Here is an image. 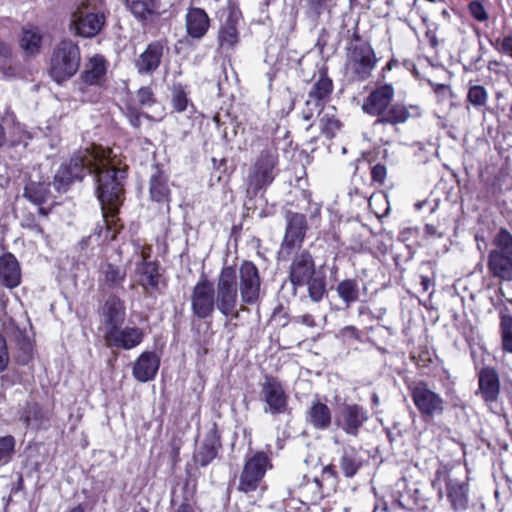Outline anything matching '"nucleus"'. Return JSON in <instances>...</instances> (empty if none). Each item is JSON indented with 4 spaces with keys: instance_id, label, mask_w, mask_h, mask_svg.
I'll return each mask as SVG.
<instances>
[{
    "instance_id": "nucleus-1",
    "label": "nucleus",
    "mask_w": 512,
    "mask_h": 512,
    "mask_svg": "<svg viewBox=\"0 0 512 512\" xmlns=\"http://www.w3.org/2000/svg\"><path fill=\"white\" fill-rule=\"evenodd\" d=\"M112 153L111 148L98 144L79 148L59 165L52 181L55 191L63 194L76 182L93 175L103 218V224L95 227L94 234L101 238L103 244L115 241L124 229L119 214L126 199L125 180L128 174L127 168L115 165Z\"/></svg>"
},
{
    "instance_id": "nucleus-2",
    "label": "nucleus",
    "mask_w": 512,
    "mask_h": 512,
    "mask_svg": "<svg viewBox=\"0 0 512 512\" xmlns=\"http://www.w3.org/2000/svg\"><path fill=\"white\" fill-rule=\"evenodd\" d=\"M378 83L364 98L361 106L365 114L376 118L374 125L397 128L420 114L417 106L394 102L395 88L391 83Z\"/></svg>"
},
{
    "instance_id": "nucleus-3",
    "label": "nucleus",
    "mask_w": 512,
    "mask_h": 512,
    "mask_svg": "<svg viewBox=\"0 0 512 512\" xmlns=\"http://www.w3.org/2000/svg\"><path fill=\"white\" fill-rule=\"evenodd\" d=\"M280 174V154L274 142L266 143L254 156L245 179L249 197L263 196Z\"/></svg>"
},
{
    "instance_id": "nucleus-4",
    "label": "nucleus",
    "mask_w": 512,
    "mask_h": 512,
    "mask_svg": "<svg viewBox=\"0 0 512 512\" xmlns=\"http://www.w3.org/2000/svg\"><path fill=\"white\" fill-rule=\"evenodd\" d=\"M81 60L78 43L70 38H64L55 45L51 52L48 74L55 83L63 85L78 73Z\"/></svg>"
},
{
    "instance_id": "nucleus-5",
    "label": "nucleus",
    "mask_w": 512,
    "mask_h": 512,
    "mask_svg": "<svg viewBox=\"0 0 512 512\" xmlns=\"http://www.w3.org/2000/svg\"><path fill=\"white\" fill-rule=\"evenodd\" d=\"M216 288L215 303L223 316L238 319L240 312L248 311V305H243L242 302L240 308L236 309L239 290L235 266L225 265L222 267L217 278Z\"/></svg>"
},
{
    "instance_id": "nucleus-6",
    "label": "nucleus",
    "mask_w": 512,
    "mask_h": 512,
    "mask_svg": "<svg viewBox=\"0 0 512 512\" xmlns=\"http://www.w3.org/2000/svg\"><path fill=\"white\" fill-rule=\"evenodd\" d=\"M345 69L350 74L351 80L364 82L372 76L379 59L369 42L350 44L346 48Z\"/></svg>"
},
{
    "instance_id": "nucleus-7",
    "label": "nucleus",
    "mask_w": 512,
    "mask_h": 512,
    "mask_svg": "<svg viewBox=\"0 0 512 512\" xmlns=\"http://www.w3.org/2000/svg\"><path fill=\"white\" fill-rule=\"evenodd\" d=\"M286 227L280 243L278 258L287 261L296 249L302 248L309 229L307 218L299 212L287 211Z\"/></svg>"
},
{
    "instance_id": "nucleus-8",
    "label": "nucleus",
    "mask_w": 512,
    "mask_h": 512,
    "mask_svg": "<svg viewBox=\"0 0 512 512\" xmlns=\"http://www.w3.org/2000/svg\"><path fill=\"white\" fill-rule=\"evenodd\" d=\"M260 400L264 403V412L272 416L290 412L289 395L276 376L264 375V381L260 383Z\"/></svg>"
},
{
    "instance_id": "nucleus-9",
    "label": "nucleus",
    "mask_w": 512,
    "mask_h": 512,
    "mask_svg": "<svg viewBox=\"0 0 512 512\" xmlns=\"http://www.w3.org/2000/svg\"><path fill=\"white\" fill-rule=\"evenodd\" d=\"M262 277L257 265L251 260H243L239 266V284L243 305H258L261 301Z\"/></svg>"
},
{
    "instance_id": "nucleus-10",
    "label": "nucleus",
    "mask_w": 512,
    "mask_h": 512,
    "mask_svg": "<svg viewBox=\"0 0 512 512\" xmlns=\"http://www.w3.org/2000/svg\"><path fill=\"white\" fill-rule=\"evenodd\" d=\"M135 276L138 285L149 296L163 295L168 287L165 269L157 259H153V263L135 265Z\"/></svg>"
},
{
    "instance_id": "nucleus-11",
    "label": "nucleus",
    "mask_w": 512,
    "mask_h": 512,
    "mask_svg": "<svg viewBox=\"0 0 512 512\" xmlns=\"http://www.w3.org/2000/svg\"><path fill=\"white\" fill-rule=\"evenodd\" d=\"M369 418V411L363 405L344 402L335 414L334 423L346 435L357 437Z\"/></svg>"
},
{
    "instance_id": "nucleus-12",
    "label": "nucleus",
    "mask_w": 512,
    "mask_h": 512,
    "mask_svg": "<svg viewBox=\"0 0 512 512\" xmlns=\"http://www.w3.org/2000/svg\"><path fill=\"white\" fill-rule=\"evenodd\" d=\"M190 301L194 317L201 320L212 317L216 307L215 286L206 275L203 274L193 286Z\"/></svg>"
},
{
    "instance_id": "nucleus-13",
    "label": "nucleus",
    "mask_w": 512,
    "mask_h": 512,
    "mask_svg": "<svg viewBox=\"0 0 512 512\" xmlns=\"http://www.w3.org/2000/svg\"><path fill=\"white\" fill-rule=\"evenodd\" d=\"M288 260V280L294 289L305 286L309 278L317 273L315 258L306 248L296 249Z\"/></svg>"
},
{
    "instance_id": "nucleus-14",
    "label": "nucleus",
    "mask_w": 512,
    "mask_h": 512,
    "mask_svg": "<svg viewBox=\"0 0 512 512\" xmlns=\"http://www.w3.org/2000/svg\"><path fill=\"white\" fill-rule=\"evenodd\" d=\"M222 448L221 436L216 428L206 433L203 442L192 457V463L186 466L187 477L196 478L199 467L208 466L217 456Z\"/></svg>"
},
{
    "instance_id": "nucleus-15",
    "label": "nucleus",
    "mask_w": 512,
    "mask_h": 512,
    "mask_svg": "<svg viewBox=\"0 0 512 512\" xmlns=\"http://www.w3.org/2000/svg\"><path fill=\"white\" fill-rule=\"evenodd\" d=\"M98 315L100 320L99 330L103 332V335L109 334L119 326H123L126 320L124 300L113 293L108 295L99 307Z\"/></svg>"
},
{
    "instance_id": "nucleus-16",
    "label": "nucleus",
    "mask_w": 512,
    "mask_h": 512,
    "mask_svg": "<svg viewBox=\"0 0 512 512\" xmlns=\"http://www.w3.org/2000/svg\"><path fill=\"white\" fill-rule=\"evenodd\" d=\"M371 466L369 459H363L359 451L354 447L344 448L338 460V464H329L324 467L323 473L333 477H339V471L345 478L354 477L359 471Z\"/></svg>"
},
{
    "instance_id": "nucleus-17",
    "label": "nucleus",
    "mask_w": 512,
    "mask_h": 512,
    "mask_svg": "<svg viewBox=\"0 0 512 512\" xmlns=\"http://www.w3.org/2000/svg\"><path fill=\"white\" fill-rule=\"evenodd\" d=\"M242 18L240 9L229 3L223 12L217 35V42L220 49L232 50L240 41L238 30L239 21Z\"/></svg>"
},
{
    "instance_id": "nucleus-18",
    "label": "nucleus",
    "mask_w": 512,
    "mask_h": 512,
    "mask_svg": "<svg viewBox=\"0 0 512 512\" xmlns=\"http://www.w3.org/2000/svg\"><path fill=\"white\" fill-rule=\"evenodd\" d=\"M108 61L101 54L89 57L77 80L78 89L85 94L89 87H105Z\"/></svg>"
},
{
    "instance_id": "nucleus-19",
    "label": "nucleus",
    "mask_w": 512,
    "mask_h": 512,
    "mask_svg": "<svg viewBox=\"0 0 512 512\" xmlns=\"http://www.w3.org/2000/svg\"><path fill=\"white\" fill-rule=\"evenodd\" d=\"M168 52L169 46L166 38L153 40L148 43L144 51L134 61L138 74H154L160 68L163 58Z\"/></svg>"
},
{
    "instance_id": "nucleus-20",
    "label": "nucleus",
    "mask_w": 512,
    "mask_h": 512,
    "mask_svg": "<svg viewBox=\"0 0 512 512\" xmlns=\"http://www.w3.org/2000/svg\"><path fill=\"white\" fill-rule=\"evenodd\" d=\"M410 396L423 418H432L443 411V401L440 396L430 390L427 383L419 381L409 386Z\"/></svg>"
},
{
    "instance_id": "nucleus-21",
    "label": "nucleus",
    "mask_w": 512,
    "mask_h": 512,
    "mask_svg": "<svg viewBox=\"0 0 512 512\" xmlns=\"http://www.w3.org/2000/svg\"><path fill=\"white\" fill-rule=\"evenodd\" d=\"M106 24V17L102 12H84L75 10L71 15L70 30L74 35L82 38L97 36Z\"/></svg>"
},
{
    "instance_id": "nucleus-22",
    "label": "nucleus",
    "mask_w": 512,
    "mask_h": 512,
    "mask_svg": "<svg viewBox=\"0 0 512 512\" xmlns=\"http://www.w3.org/2000/svg\"><path fill=\"white\" fill-rule=\"evenodd\" d=\"M126 10L143 27L154 25L166 11L163 0H122Z\"/></svg>"
},
{
    "instance_id": "nucleus-23",
    "label": "nucleus",
    "mask_w": 512,
    "mask_h": 512,
    "mask_svg": "<svg viewBox=\"0 0 512 512\" xmlns=\"http://www.w3.org/2000/svg\"><path fill=\"white\" fill-rule=\"evenodd\" d=\"M53 410L45 408L35 400H28L19 411V419L26 428L37 431L48 430L53 419Z\"/></svg>"
},
{
    "instance_id": "nucleus-24",
    "label": "nucleus",
    "mask_w": 512,
    "mask_h": 512,
    "mask_svg": "<svg viewBox=\"0 0 512 512\" xmlns=\"http://www.w3.org/2000/svg\"><path fill=\"white\" fill-rule=\"evenodd\" d=\"M102 337L108 348L131 350L143 342L145 332L138 326H119Z\"/></svg>"
},
{
    "instance_id": "nucleus-25",
    "label": "nucleus",
    "mask_w": 512,
    "mask_h": 512,
    "mask_svg": "<svg viewBox=\"0 0 512 512\" xmlns=\"http://www.w3.org/2000/svg\"><path fill=\"white\" fill-rule=\"evenodd\" d=\"M11 342L14 345L13 359L20 366L33 363L36 353L35 339L31 338L26 329L15 327L11 331Z\"/></svg>"
},
{
    "instance_id": "nucleus-26",
    "label": "nucleus",
    "mask_w": 512,
    "mask_h": 512,
    "mask_svg": "<svg viewBox=\"0 0 512 512\" xmlns=\"http://www.w3.org/2000/svg\"><path fill=\"white\" fill-rule=\"evenodd\" d=\"M149 197L151 201L165 206L166 211H170L172 193L169 187V176L163 168L156 164L149 179Z\"/></svg>"
},
{
    "instance_id": "nucleus-27",
    "label": "nucleus",
    "mask_w": 512,
    "mask_h": 512,
    "mask_svg": "<svg viewBox=\"0 0 512 512\" xmlns=\"http://www.w3.org/2000/svg\"><path fill=\"white\" fill-rule=\"evenodd\" d=\"M271 451H256L246 456L240 480H262L273 469Z\"/></svg>"
},
{
    "instance_id": "nucleus-28",
    "label": "nucleus",
    "mask_w": 512,
    "mask_h": 512,
    "mask_svg": "<svg viewBox=\"0 0 512 512\" xmlns=\"http://www.w3.org/2000/svg\"><path fill=\"white\" fill-rule=\"evenodd\" d=\"M160 367V357L154 351H144L136 359L132 374L142 383L154 380Z\"/></svg>"
},
{
    "instance_id": "nucleus-29",
    "label": "nucleus",
    "mask_w": 512,
    "mask_h": 512,
    "mask_svg": "<svg viewBox=\"0 0 512 512\" xmlns=\"http://www.w3.org/2000/svg\"><path fill=\"white\" fill-rule=\"evenodd\" d=\"M210 23V17L204 9L190 7L185 16L187 36L194 40H201L207 34Z\"/></svg>"
},
{
    "instance_id": "nucleus-30",
    "label": "nucleus",
    "mask_w": 512,
    "mask_h": 512,
    "mask_svg": "<svg viewBox=\"0 0 512 512\" xmlns=\"http://www.w3.org/2000/svg\"><path fill=\"white\" fill-rule=\"evenodd\" d=\"M333 90V80L328 75V68L323 66L318 70V78L308 92V97L310 100L314 101L317 107L323 109L331 100Z\"/></svg>"
},
{
    "instance_id": "nucleus-31",
    "label": "nucleus",
    "mask_w": 512,
    "mask_h": 512,
    "mask_svg": "<svg viewBox=\"0 0 512 512\" xmlns=\"http://www.w3.org/2000/svg\"><path fill=\"white\" fill-rule=\"evenodd\" d=\"M22 273L20 263L11 252L0 256V283L8 289H14L21 284Z\"/></svg>"
},
{
    "instance_id": "nucleus-32",
    "label": "nucleus",
    "mask_w": 512,
    "mask_h": 512,
    "mask_svg": "<svg viewBox=\"0 0 512 512\" xmlns=\"http://www.w3.org/2000/svg\"><path fill=\"white\" fill-rule=\"evenodd\" d=\"M305 420L307 424L314 429L325 431L329 429L332 424L331 409L326 403L315 399L311 402V405L306 411Z\"/></svg>"
},
{
    "instance_id": "nucleus-33",
    "label": "nucleus",
    "mask_w": 512,
    "mask_h": 512,
    "mask_svg": "<svg viewBox=\"0 0 512 512\" xmlns=\"http://www.w3.org/2000/svg\"><path fill=\"white\" fill-rule=\"evenodd\" d=\"M479 390L487 402L495 401L499 395L500 383L498 374L491 368H484L479 374Z\"/></svg>"
},
{
    "instance_id": "nucleus-34",
    "label": "nucleus",
    "mask_w": 512,
    "mask_h": 512,
    "mask_svg": "<svg viewBox=\"0 0 512 512\" xmlns=\"http://www.w3.org/2000/svg\"><path fill=\"white\" fill-rule=\"evenodd\" d=\"M410 358L422 374L427 375L436 367V354L426 344H419L413 347L410 352Z\"/></svg>"
},
{
    "instance_id": "nucleus-35",
    "label": "nucleus",
    "mask_w": 512,
    "mask_h": 512,
    "mask_svg": "<svg viewBox=\"0 0 512 512\" xmlns=\"http://www.w3.org/2000/svg\"><path fill=\"white\" fill-rule=\"evenodd\" d=\"M171 93L170 104L173 112L183 113L187 110L188 106H194L189 98L190 87L188 84L181 81H173L169 87Z\"/></svg>"
},
{
    "instance_id": "nucleus-36",
    "label": "nucleus",
    "mask_w": 512,
    "mask_h": 512,
    "mask_svg": "<svg viewBox=\"0 0 512 512\" xmlns=\"http://www.w3.org/2000/svg\"><path fill=\"white\" fill-rule=\"evenodd\" d=\"M488 267L494 276L504 280H512V255L490 252Z\"/></svg>"
},
{
    "instance_id": "nucleus-37",
    "label": "nucleus",
    "mask_w": 512,
    "mask_h": 512,
    "mask_svg": "<svg viewBox=\"0 0 512 512\" xmlns=\"http://www.w3.org/2000/svg\"><path fill=\"white\" fill-rule=\"evenodd\" d=\"M23 196L36 206L44 205L51 196L50 183L30 181L24 187Z\"/></svg>"
},
{
    "instance_id": "nucleus-38",
    "label": "nucleus",
    "mask_w": 512,
    "mask_h": 512,
    "mask_svg": "<svg viewBox=\"0 0 512 512\" xmlns=\"http://www.w3.org/2000/svg\"><path fill=\"white\" fill-rule=\"evenodd\" d=\"M43 37L40 34L38 28L33 27L30 29H23L22 36L20 39V47L23 51L29 55L33 56L40 52L42 46Z\"/></svg>"
},
{
    "instance_id": "nucleus-39",
    "label": "nucleus",
    "mask_w": 512,
    "mask_h": 512,
    "mask_svg": "<svg viewBox=\"0 0 512 512\" xmlns=\"http://www.w3.org/2000/svg\"><path fill=\"white\" fill-rule=\"evenodd\" d=\"M336 291L347 307L359 300V283L355 278H346L340 281Z\"/></svg>"
},
{
    "instance_id": "nucleus-40",
    "label": "nucleus",
    "mask_w": 512,
    "mask_h": 512,
    "mask_svg": "<svg viewBox=\"0 0 512 512\" xmlns=\"http://www.w3.org/2000/svg\"><path fill=\"white\" fill-rule=\"evenodd\" d=\"M307 292L313 302H320L327 293V280L323 272H317L309 278L307 283Z\"/></svg>"
},
{
    "instance_id": "nucleus-41",
    "label": "nucleus",
    "mask_w": 512,
    "mask_h": 512,
    "mask_svg": "<svg viewBox=\"0 0 512 512\" xmlns=\"http://www.w3.org/2000/svg\"><path fill=\"white\" fill-rule=\"evenodd\" d=\"M196 493V483L195 482H176L174 487L172 488V503L178 504L181 503H189L191 505V501H193Z\"/></svg>"
},
{
    "instance_id": "nucleus-42",
    "label": "nucleus",
    "mask_w": 512,
    "mask_h": 512,
    "mask_svg": "<svg viewBox=\"0 0 512 512\" xmlns=\"http://www.w3.org/2000/svg\"><path fill=\"white\" fill-rule=\"evenodd\" d=\"M104 282L109 288L121 287L126 279V271L113 263H106L102 268Z\"/></svg>"
},
{
    "instance_id": "nucleus-43",
    "label": "nucleus",
    "mask_w": 512,
    "mask_h": 512,
    "mask_svg": "<svg viewBox=\"0 0 512 512\" xmlns=\"http://www.w3.org/2000/svg\"><path fill=\"white\" fill-rule=\"evenodd\" d=\"M342 127L343 123L334 113H325L320 118V130L327 139H333L336 137Z\"/></svg>"
},
{
    "instance_id": "nucleus-44",
    "label": "nucleus",
    "mask_w": 512,
    "mask_h": 512,
    "mask_svg": "<svg viewBox=\"0 0 512 512\" xmlns=\"http://www.w3.org/2000/svg\"><path fill=\"white\" fill-rule=\"evenodd\" d=\"M426 69L430 70V73H421L417 67V65L414 63L413 64V68H410V72L412 73L413 77L419 81H426L433 89V91L435 93H439V91L447 88V85L446 84H443V83H437L434 81V76L432 75V73L438 69L437 66L435 65H431V64H427L426 65Z\"/></svg>"
},
{
    "instance_id": "nucleus-45",
    "label": "nucleus",
    "mask_w": 512,
    "mask_h": 512,
    "mask_svg": "<svg viewBox=\"0 0 512 512\" xmlns=\"http://www.w3.org/2000/svg\"><path fill=\"white\" fill-rule=\"evenodd\" d=\"M495 249L491 252H497L502 255H512V234L505 228H501L493 239Z\"/></svg>"
},
{
    "instance_id": "nucleus-46",
    "label": "nucleus",
    "mask_w": 512,
    "mask_h": 512,
    "mask_svg": "<svg viewBox=\"0 0 512 512\" xmlns=\"http://www.w3.org/2000/svg\"><path fill=\"white\" fill-rule=\"evenodd\" d=\"M20 226L21 228L25 230H29L33 232L36 235L39 236H46L45 230L40 222L39 217L31 212V211H24L21 216L20 220Z\"/></svg>"
},
{
    "instance_id": "nucleus-47",
    "label": "nucleus",
    "mask_w": 512,
    "mask_h": 512,
    "mask_svg": "<svg viewBox=\"0 0 512 512\" xmlns=\"http://www.w3.org/2000/svg\"><path fill=\"white\" fill-rule=\"evenodd\" d=\"M500 332L502 348L512 353V316L502 314L500 317Z\"/></svg>"
},
{
    "instance_id": "nucleus-48",
    "label": "nucleus",
    "mask_w": 512,
    "mask_h": 512,
    "mask_svg": "<svg viewBox=\"0 0 512 512\" xmlns=\"http://www.w3.org/2000/svg\"><path fill=\"white\" fill-rule=\"evenodd\" d=\"M16 440L12 435L0 436V465L7 464L15 454Z\"/></svg>"
},
{
    "instance_id": "nucleus-49",
    "label": "nucleus",
    "mask_w": 512,
    "mask_h": 512,
    "mask_svg": "<svg viewBox=\"0 0 512 512\" xmlns=\"http://www.w3.org/2000/svg\"><path fill=\"white\" fill-rule=\"evenodd\" d=\"M32 136L30 133L20 126H14L13 129L9 132V138L7 139L8 147L16 148L17 146L23 144L25 147L28 145L27 140L31 139Z\"/></svg>"
},
{
    "instance_id": "nucleus-50",
    "label": "nucleus",
    "mask_w": 512,
    "mask_h": 512,
    "mask_svg": "<svg viewBox=\"0 0 512 512\" xmlns=\"http://www.w3.org/2000/svg\"><path fill=\"white\" fill-rule=\"evenodd\" d=\"M468 101L474 107L485 106L488 100L487 90L481 85H472L468 90Z\"/></svg>"
},
{
    "instance_id": "nucleus-51",
    "label": "nucleus",
    "mask_w": 512,
    "mask_h": 512,
    "mask_svg": "<svg viewBox=\"0 0 512 512\" xmlns=\"http://www.w3.org/2000/svg\"><path fill=\"white\" fill-rule=\"evenodd\" d=\"M183 444L184 441L179 435H173L169 440V460L172 468L180 462V450Z\"/></svg>"
},
{
    "instance_id": "nucleus-52",
    "label": "nucleus",
    "mask_w": 512,
    "mask_h": 512,
    "mask_svg": "<svg viewBox=\"0 0 512 512\" xmlns=\"http://www.w3.org/2000/svg\"><path fill=\"white\" fill-rule=\"evenodd\" d=\"M136 95L141 107H151L157 102L155 94L150 86H143L139 88Z\"/></svg>"
},
{
    "instance_id": "nucleus-53",
    "label": "nucleus",
    "mask_w": 512,
    "mask_h": 512,
    "mask_svg": "<svg viewBox=\"0 0 512 512\" xmlns=\"http://www.w3.org/2000/svg\"><path fill=\"white\" fill-rule=\"evenodd\" d=\"M494 47L499 53L512 58V34L496 39Z\"/></svg>"
},
{
    "instance_id": "nucleus-54",
    "label": "nucleus",
    "mask_w": 512,
    "mask_h": 512,
    "mask_svg": "<svg viewBox=\"0 0 512 512\" xmlns=\"http://www.w3.org/2000/svg\"><path fill=\"white\" fill-rule=\"evenodd\" d=\"M370 174L373 183L383 186L387 177V168L384 164L377 163L371 167Z\"/></svg>"
},
{
    "instance_id": "nucleus-55",
    "label": "nucleus",
    "mask_w": 512,
    "mask_h": 512,
    "mask_svg": "<svg viewBox=\"0 0 512 512\" xmlns=\"http://www.w3.org/2000/svg\"><path fill=\"white\" fill-rule=\"evenodd\" d=\"M402 64L398 59L394 56L391 57L388 62L381 68L380 72L377 76V82H384L387 79L388 73L394 68L399 67Z\"/></svg>"
},
{
    "instance_id": "nucleus-56",
    "label": "nucleus",
    "mask_w": 512,
    "mask_h": 512,
    "mask_svg": "<svg viewBox=\"0 0 512 512\" xmlns=\"http://www.w3.org/2000/svg\"><path fill=\"white\" fill-rule=\"evenodd\" d=\"M9 364V352L6 339L0 334V372L6 370Z\"/></svg>"
},
{
    "instance_id": "nucleus-57",
    "label": "nucleus",
    "mask_w": 512,
    "mask_h": 512,
    "mask_svg": "<svg viewBox=\"0 0 512 512\" xmlns=\"http://www.w3.org/2000/svg\"><path fill=\"white\" fill-rule=\"evenodd\" d=\"M12 57V52L10 47L0 41V70H5L9 64Z\"/></svg>"
},
{
    "instance_id": "nucleus-58",
    "label": "nucleus",
    "mask_w": 512,
    "mask_h": 512,
    "mask_svg": "<svg viewBox=\"0 0 512 512\" xmlns=\"http://www.w3.org/2000/svg\"><path fill=\"white\" fill-rule=\"evenodd\" d=\"M303 490H311L315 495L310 499L312 502L322 498L321 482H304L300 485Z\"/></svg>"
},
{
    "instance_id": "nucleus-59",
    "label": "nucleus",
    "mask_w": 512,
    "mask_h": 512,
    "mask_svg": "<svg viewBox=\"0 0 512 512\" xmlns=\"http://www.w3.org/2000/svg\"><path fill=\"white\" fill-rule=\"evenodd\" d=\"M127 115L130 121V124L135 127L139 128L141 125V112L138 108L135 106H127Z\"/></svg>"
},
{
    "instance_id": "nucleus-60",
    "label": "nucleus",
    "mask_w": 512,
    "mask_h": 512,
    "mask_svg": "<svg viewBox=\"0 0 512 512\" xmlns=\"http://www.w3.org/2000/svg\"><path fill=\"white\" fill-rule=\"evenodd\" d=\"M140 248V260L138 262H136L135 265H143L144 263H153V260L151 259L152 257V252H153V248L151 245L149 244H146V245H143V246H139Z\"/></svg>"
},
{
    "instance_id": "nucleus-61",
    "label": "nucleus",
    "mask_w": 512,
    "mask_h": 512,
    "mask_svg": "<svg viewBox=\"0 0 512 512\" xmlns=\"http://www.w3.org/2000/svg\"><path fill=\"white\" fill-rule=\"evenodd\" d=\"M469 9L473 17L478 21H484L487 19V13L481 3L472 2L469 6Z\"/></svg>"
},
{
    "instance_id": "nucleus-62",
    "label": "nucleus",
    "mask_w": 512,
    "mask_h": 512,
    "mask_svg": "<svg viewBox=\"0 0 512 512\" xmlns=\"http://www.w3.org/2000/svg\"><path fill=\"white\" fill-rule=\"evenodd\" d=\"M294 322L298 323V324L305 325V326L310 327V328L316 326V321H315L314 316L312 314H309V313H306V314L299 315V316L295 317L294 318Z\"/></svg>"
},
{
    "instance_id": "nucleus-63",
    "label": "nucleus",
    "mask_w": 512,
    "mask_h": 512,
    "mask_svg": "<svg viewBox=\"0 0 512 512\" xmlns=\"http://www.w3.org/2000/svg\"><path fill=\"white\" fill-rule=\"evenodd\" d=\"M341 333L344 337L354 339L356 341H361V334L360 331L352 325L345 326Z\"/></svg>"
},
{
    "instance_id": "nucleus-64",
    "label": "nucleus",
    "mask_w": 512,
    "mask_h": 512,
    "mask_svg": "<svg viewBox=\"0 0 512 512\" xmlns=\"http://www.w3.org/2000/svg\"><path fill=\"white\" fill-rule=\"evenodd\" d=\"M326 2L327 0H307L309 8L316 13H320Z\"/></svg>"
}]
</instances>
